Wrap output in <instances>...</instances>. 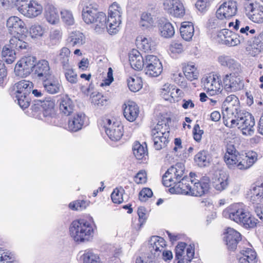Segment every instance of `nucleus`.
Segmentation results:
<instances>
[{
  "instance_id": "52",
  "label": "nucleus",
  "mask_w": 263,
  "mask_h": 263,
  "mask_svg": "<svg viewBox=\"0 0 263 263\" xmlns=\"http://www.w3.org/2000/svg\"><path fill=\"white\" fill-rule=\"evenodd\" d=\"M180 91V90L179 89H176L174 88V85H171L169 84H165L163 85V88H162V93H163L164 95H168L171 96L172 98L174 97H176L177 96L175 95V92L179 95V92Z\"/></svg>"
},
{
  "instance_id": "54",
  "label": "nucleus",
  "mask_w": 263,
  "mask_h": 263,
  "mask_svg": "<svg viewBox=\"0 0 263 263\" xmlns=\"http://www.w3.org/2000/svg\"><path fill=\"white\" fill-rule=\"evenodd\" d=\"M45 32V28L40 25H32L30 28V33L32 37L42 36Z\"/></svg>"
},
{
  "instance_id": "30",
  "label": "nucleus",
  "mask_w": 263,
  "mask_h": 263,
  "mask_svg": "<svg viewBox=\"0 0 263 263\" xmlns=\"http://www.w3.org/2000/svg\"><path fill=\"white\" fill-rule=\"evenodd\" d=\"M168 126L163 121H159L155 127L152 130V136L153 140H155L156 137L165 136L169 137Z\"/></svg>"
},
{
  "instance_id": "62",
  "label": "nucleus",
  "mask_w": 263,
  "mask_h": 263,
  "mask_svg": "<svg viewBox=\"0 0 263 263\" xmlns=\"http://www.w3.org/2000/svg\"><path fill=\"white\" fill-rule=\"evenodd\" d=\"M210 5V0H198L195 4L196 7L200 11H204Z\"/></svg>"
},
{
  "instance_id": "23",
  "label": "nucleus",
  "mask_w": 263,
  "mask_h": 263,
  "mask_svg": "<svg viewBox=\"0 0 263 263\" xmlns=\"http://www.w3.org/2000/svg\"><path fill=\"white\" fill-rule=\"evenodd\" d=\"M246 49L253 57L256 56L263 50V31L254 36L252 43Z\"/></svg>"
},
{
  "instance_id": "64",
  "label": "nucleus",
  "mask_w": 263,
  "mask_h": 263,
  "mask_svg": "<svg viewBox=\"0 0 263 263\" xmlns=\"http://www.w3.org/2000/svg\"><path fill=\"white\" fill-rule=\"evenodd\" d=\"M170 50L172 53H181L183 50V45L179 42H173L170 45Z\"/></svg>"
},
{
  "instance_id": "5",
  "label": "nucleus",
  "mask_w": 263,
  "mask_h": 263,
  "mask_svg": "<svg viewBox=\"0 0 263 263\" xmlns=\"http://www.w3.org/2000/svg\"><path fill=\"white\" fill-rule=\"evenodd\" d=\"M82 16L86 23L95 24V30L99 33L103 31L107 27L105 14L102 12H98L96 8L92 7L91 5L83 8Z\"/></svg>"
},
{
  "instance_id": "33",
  "label": "nucleus",
  "mask_w": 263,
  "mask_h": 263,
  "mask_svg": "<svg viewBox=\"0 0 263 263\" xmlns=\"http://www.w3.org/2000/svg\"><path fill=\"white\" fill-rule=\"evenodd\" d=\"M33 87L32 82L26 80H22L15 84L14 90L16 94H30Z\"/></svg>"
},
{
  "instance_id": "1",
  "label": "nucleus",
  "mask_w": 263,
  "mask_h": 263,
  "mask_svg": "<svg viewBox=\"0 0 263 263\" xmlns=\"http://www.w3.org/2000/svg\"><path fill=\"white\" fill-rule=\"evenodd\" d=\"M222 109L223 123L226 126H237L245 136L254 134V118L250 113L240 110L239 101L235 95H231L226 98Z\"/></svg>"
},
{
  "instance_id": "58",
  "label": "nucleus",
  "mask_w": 263,
  "mask_h": 263,
  "mask_svg": "<svg viewBox=\"0 0 263 263\" xmlns=\"http://www.w3.org/2000/svg\"><path fill=\"white\" fill-rule=\"evenodd\" d=\"M159 59L155 55H147L145 56L144 60V66L143 68H147L153 64L160 62Z\"/></svg>"
},
{
  "instance_id": "13",
  "label": "nucleus",
  "mask_w": 263,
  "mask_h": 263,
  "mask_svg": "<svg viewBox=\"0 0 263 263\" xmlns=\"http://www.w3.org/2000/svg\"><path fill=\"white\" fill-rule=\"evenodd\" d=\"M104 125L105 132L112 141L119 140L123 135V126L119 122H113L110 119H106Z\"/></svg>"
},
{
  "instance_id": "44",
  "label": "nucleus",
  "mask_w": 263,
  "mask_h": 263,
  "mask_svg": "<svg viewBox=\"0 0 263 263\" xmlns=\"http://www.w3.org/2000/svg\"><path fill=\"white\" fill-rule=\"evenodd\" d=\"M155 46V42L151 37H144L141 40L140 48L145 52L154 50Z\"/></svg>"
},
{
  "instance_id": "56",
  "label": "nucleus",
  "mask_w": 263,
  "mask_h": 263,
  "mask_svg": "<svg viewBox=\"0 0 263 263\" xmlns=\"http://www.w3.org/2000/svg\"><path fill=\"white\" fill-rule=\"evenodd\" d=\"M62 37V33L60 30H54L51 31L49 38L48 44L50 45H54L58 43L59 40L61 39Z\"/></svg>"
},
{
  "instance_id": "34",
  "label": "nucleus",
  "mask_w": 263,
  "mask_h": 263,
  "mask_svg": "<svg viewBox=\"0 0 263 263\" xmlns=\"http://www.w3.org/2000/svg\"><path fill=\"white\" fill-rule=\"evenodd\" d=\"M40 105L43 109V115L44 117L51 116L53 114L54 102L51 98H46L43 101L40 100Z\"/></svg>"
},
{
  "instance_id": "60",
  "label": "nucleus",
  "mask_w": 263,
  "mask_h": 263,
  "mask_svg": "<svg viewBox=\"0 0 263 263\" xmlns=\"http://www.w3.org/2000/svg\"><path fill=\"white\" fill-rule=\"evenodd\" d=\"M111 198L114 203L120 204L123 201L122 193L118 189L114 190L111 194Z\"/></svg>"
},
{
  "instance_id": "11",
  "label": "nucleus",
  "mask_w": 263,
  "mask_h": 263,
  "mask_svg": "<svg viewBox=\"0 0 263 263\" xmlns=\"http://www.w3.org/2000/svg\"><path fill=\"white\" fill-rule=\"evenodd\" d=\"M235 74L234 73L227 74L223 78V88L227 92L236 91L243 87V84L240 78L235 76Z\"/></svg>"
},
{
  "instance_id": "15",
  "label": "nucleus",
  "mask_w": 263,
  "mask_h": 263,
  "mask_svg": "<svg viewBox=\"0 0 263 263\" xmlns=\"http://www.w3.org/2000/svg\"><path fill=\"white\" fill-rule=\"evenodd\" d=\"M163 6L168 13L175 17H182L184 14V8L180 0H165Z\"/></svg>"
},
{
  "instance_id": "3",
  "label": "nucleus",
  "mask_w": 263,
  "mask_h": 263,
  "mask_svg": "<svg viewBox=\"0 0 263 263\" xmlns=\"http://www.w3.org/2000/svg\"><path fill=\"white\" fill-rule=\"evenodd\" d=\"M223 215L246 228H253L256 224L257 220L249 213L246 212L240 203L231 205L223 212Z\"/></svg>"
},
{
  "instance_id": "61",
  "label": "nucleus",
  "mask_w": 263,
  "mask_h": 263,
  "mask_svg": "<svg viewBox=\"0 0 263 263\" xmlns=\"http://www.w3.org/2000/svg\"><path fill=\"white\" fill-rule=\"evenodd\" d=\"M135 182L137 184H142L146 181V174L145 171H139L134 178Z\"/></svg>"
},
{
  "instance_id": "50",
  "label": "nucleus",
  "mask_w": 263,
  "mask_h": 263,
  "mask_svg": "<svg viewBox=\"0 0 263 263\" xmlns=\"http://www.w3.org/2000/svg\"><path fill=\"white\" fill-rule=\"evenodd\" d=\"M194 248L190 245L186 248L185 256H183V258L176 259L178 260L177 263H190L194 258Z\"/></svg>"
},
{
  "instance_id": "32",
  "label": "nucleus",
  "mask_w": 263,
  "mask_h": 263,
  "mask_svg": "<svg viewBox=\"0 0 263 263\" xmlns=\"http://www.w3.org/2000/svg\"><path fill=\"white\" fill-rule=\"evenodd\" d=\"M180 31L182 39L185 41H189L193 36L194 28L191 23L184 22L180 27Z\"/></svg>"
},
{
  "instance_id": "63",
  "label": "nucleus",
  "mask_w": 263,
  "mask_h": 263,
  "mask_svg": "<svg viewBox=\"0 0 263 263\" xmlns=\"http://www.w3.org/2000/svg\"><path fill=\"white\" fill-rule=\"evenodd\" d=\"M67 81L72 84L76 83L78 81L77 74L72 69L67 68Z\"/></svg>"
},
{
  "instance_id": "29",
  "label": "nucleus",
  "mask_w": 263,
  "mask_h": 263,
  "mask_svg": "<svg viewBox=\"0 0 263 263\" xmlns=\"http://www.w3.org/2000/svg\"><path fill=\"white\" fill-rule=\"evenodd\" d=\"M253 203H258L263 200V183L259 185L253 184L249 194Z\"/></svg>"
},
{
  "instance_id": "25",
  "label": "nucleus",
  "mask_w": 263,
  "mask_h": 263,
  "mask_svg": "<svg viewBox=\"0 0 263 263\" xmlns=\"http://www.w3.org/2000/svg\"><path fill=\"white\" fill-rule=\"evenodd\" d=\"M257 255L255 251L250 248L242 250L237 256L239 263H256Z\"/></svg>"
},
{
  "instance_id": "18",
  "label": "nucleus",
  "mask_w": 263,
  "mask_h": 263,
  "mask_svg": "<svg viewBox=\"0 0 263 263\" xmlns=\"http://www.w3.org/2000/svg\"><path fill=\"white\" fill-rule=\"evenodd\" d=\"M218 62L234 73L238 74L242 71L240 64L230 56L222 55L218 58Z\"/></svg>"
},
{
  "instance_id": "17",
  "label": "nucleus",
  "mask_w": 263,
  "mask_h": 263,
  "mask_svg": "<svg viewBox=\"0 0 263 263\" xmlns=\"http://www.w3.org/2000/svg\"><path fill=\"white\" fill-rule=\"evenodd\" d=\"M122 13H115V12H108L106 25L108 32L110 34H115L119 31V26L121 22V15Z\"/></svg>"
},
{
  "instance_id": "40",
  "label": "nucleus",
  "mask_w": 263,
  "mask_h": 263,
  "mask_svg": "<svg viewBox=\"0 0 263 263\" xmlns=\"http://www.w3.org/2000/svg\"><path fill=\"white\" fill-rule=\"evenodd\" d=\"M163 67L161 62L158 63L157 65L156 64H153L147 68H144L145 74L152 77L159 76L161 73Z\"/></svg>"
},
{
  "instance_id": "26",
  "label": "nucleus",
  "mask_w": 263,
  "mask_h": 263,
  "mask_svg": "<svg viewBox=\"0 0 263 263\" xmlns=\"http://www.w3.org/2000/svg\"><path fill=\"white\" fill-rule=\"evenodd\" d=\"M144 60L137 50H133L129 54V61L131 67L135 70H141L144 66Z\"/></svg>"
},
{
  "instance_id": "39",
  "label": "nucleus",
  "mask_w": 263,
  "mask_h": 263,
  "mask_svg": "<svg viewBox=\"0 0 263 263\" xmlns=\"http://www.w3.org/2000/svg\"><path fill=\"white\" fill-rule=\"evenodd\" d=\"M45 17L49 23L52 24L57 23L59 20V16L56 8L52 6H49L46 8Z\"/></svg>"
},
{
  "instance_id": "27",
  "label": "nucleus",
  "mask_w": 263,
  "mask_h": 263,
  "mask_svg": "<svg viewBox=\"0 0 263 263\" xmlns=\"http://www.w3.org/2000/svg\"><path fill=\"white\" fill-rule=\"evenodd\" d=\"M42 80L45 90L47 92L54 94L59 91L60 85L53 75Z\"/></svg>"
},
{
  "instance_id": "8",
  "label": "nucleus",
  "mask_w": 263,
  "mask_h": 263,
  "mask_svg": "<svg viewBox=\"0 0 263 263\" xmlns=\"http://www.w3.org/2000/svg\"><path fill=\"white\" fill-rule=\"evenodd\" d=\"M184 165L182 163H177L170 167L162 177L163 184L166 187L176 186V183L184 176Z\"/></svg>"
},
{
  "instance_id": "57",
  "label": "nucleus",
  "mask_w": 263,
  "mask_h": 263,
  "mask_svg": "<svg viewBox=\"0 0 263 263\" xmlns=\"http://www.w3.org/2000/svg\"><path fill=\"white\" fill-rule=\"evenodd\" d=\"M186 244L185 242H179L175 248V258L180 259L186 255V251L185 249Z\"/></svg>"
},
{
  "instance_id": "2",
  "label": "nucleus",
  "mask_w": 263,
  "mask_h": 263,
  "mask_svg": "<svg viewBox=\"0 0 263 263\" xmlns=\"http://www.w3.org/2000/svg\"><path fill=\"white\" fill-rule=\"evenodd\" d=\"M229 26L233 27L234 30L237 32L234 33L232 31L223 29L219 32L218 36L221 38L223 44L230 47L248 42L256 32L255 29H251L248 26H245L237 19L235 22L229 23Z\"/></svg>"
},
{
  "instance_id": "10",
  "label": "nucleus",
  "mask_w": 263,
  "mask_h": 263,
  "mask_svg": "<svg viewBox=\"0 0 263 263\" xmlns=\"http://www.w3.org/2000/svg\"><path fill=\"white\" fill-rule=\"evenodd\" d=\"M221 80L217 74H210L202 79L204 90L210 96H214L221 92Z\"/></svg>"
},
{
  "instance_id": "36",
  "label": "nucleus",
  "mask_w": 263,
  "mask_h": 263,
  "mask_svg": "<svg viewBox=\"0 0 263 263\" xmlns=\"http://www.w3.org/2000/svg\"><path fill=\"white\" fill-rule=\"evenodd\" d=\"M16 52L11 46H9V44L5 46L2 51V55L4 58V60L7 64L12 63L15 59Z\"/></svg>"
},
{
  "instance_id": "21",
  "label": "nucleus",
  "mask_w": 263,
  "mask_h": 263,
  "mask_svg": "<svg viewBox=\"0 0 263 263\" xmlns=\"http://www.w3.org/2000/svg\"><path fill=\"white\" fill-rule=\"evenodd\" d=\"M34 69L35 74L41 80L52 75L49 63L45 60L39 61L35 63Z\"/></svg>"
},
{
  "instance_id": "31",
  "label": "nucleus",
  "mask_w": 263,
  "mask_h": 263,
  "mask_svg": "<svg viewBox=\"0 0 263 263\" xmlns=\"http://www.w3.org/2000/svg\"><path fill=\"white\" fill-rule=\"evenodd\" d=\"M194 160L199 167H206L210 165L211 158L208 152L203 150L198 152L195 156Z\"/></svg>"
},
{
  "instance_id": "28",
  "label": "nucleus",
  "mask_w": 263,
  "mask_h": 263,
  "mask_svg": "<svg viewBox=\"0 0 263 263\" xmlns=\"http://www.w3.org/2000/svg\"><path fill=\"white\" fill-rule=\"evenodd\" d=\"M194 182V179H191L187 176H183L176 183V186L173 187L179 189L178 192H180L182 194L191 195V188L192 187L191 184H193Z\"/></svg>"
},
{
  "instance_id": "4",
  "label": "nucleus",
  "mask_w": 263,
  "mask_h": 263,
  "mask_svg": "<svg viewBox=\"0 0 263 263\" xmlns=\"http://www.w3.org/2000/svg\"><path fill=\"white\" fill-rule=\"evenodd\" d=\"M70 235L77 242L89 241L93 237V229L89 222L84 220L73 221L69 227Z\"/></svg>"
},
{
  "instance_id": "20",
  "label": "nucleus",
  "mask_w": 263,
  "mask_h": 263,
  "mask_svg": "<svg viewBox=\"0 0 263 263\" xmlns=\"http://www.w3.org/2000/svg\"><path fill=\"white\" fill-rule=\"evenodd\" d=\"M225 240L228 248L230 250L234 251L236 249L237 244L241 239V234L232 228H228Z\"/></svg>"
},
{
  "instance_id": "7",
  "label": "nucleus",
  "mask_w": 263,
  "mask_h": 263,
  "mask_svg": "<svg viewBox=\"0 0 263 263\" xmlns=\"http://www.w3.org/2000/svg\"><path fill=\"white\" fill-rule=\"evenodd\" d=\"M237 11V2L234 1H228L221 4L216 12V19L214 24L219 28L225 27L226 23L223 20L234 16Z\"/></svg>"
},
{
  "instance_id": "12",
  "label": "nucleus",
  "mask_w": 263,
  "mask_h": 263,
  "mask_svg": "<svg viewBox=\"0 0 263 263\" xmlns=\"http://www.w3.org/2000/svg\"><path fill=\"white\" fill-rule=\"evenodd\" d=\"M18 10L28 17H36L42 13L43 7L35 1L25 2L18 7Z\"/></svg>"
},
{
  "instance_id": "35",
  "label": "nucleus",
  "mask_w": 263,
  "mask_h": 263,
  "mask_svg": "<svg viewBox=\"0 0 263 263\" xmlns=\"http://www.w3.org/2000/svg\"><path fill=\"white\" fill-rule=\"evenodd\" d=\"M81 258L83 263H103L99 255L89 250L84 251Z\"/></svg>"
},
{
  "instance_id": "53",
  "label": "nucleus",
  "mask_w": 263,
  "mask_h": 263,
  "mask_svg": "<svg viewBox=\"0 0 263 263\" xmlns=\"http://www.w3.org/2000/svg\"><path fill=\"white\" fill-rule=\"evenodd\" d=\"M89 202L84 200H79L70 203L69 207L72 210L82 211L85 209L88 205Z\"/></svg>"
},
{
  "instance_id": "59",
  "label": "nucleus",
  "mask_w": 263,
  "mask_h": 263,
  "mask_svg": "<svg viewBox=\"0 0 263 263\" xmlns=\"http://www.w3.org/2000/svg\"><path fill=\"white\" fill-rule=\"evenodd\" d=\"M153 195L152 190L149 188H144L139 193V198L141 201L145 202Z\"/></svg>"
},
{
  "instance_id": "41",
  "label": "nucleus",
  "mask_w": 263,
  "mask_h": 263,
  "mask_svg": "<svg viewBox=\"0 0 263 263\" xmlns=\"http://www.w3.org/2000/svg\"><path fill=\"white\" fill-rule=\"evenodd\" d=\"M133 151L136 158L139 160L142 159L147 154L146 146L144 147L138 142L134 143Z\"/></svg>"
},
{
  "instance_id": "14",
  "label": "nucleus",
  "mask_w": 263,
  "mask_h": 263,
  "mask_svg": "<svg viewBox=\"0 0 263 263\" xmlns=\"http://www.w3.org/2000/svg\"><path fill=\"white\" fill-rule=\"evenodd\" d=\"M7 27L11 34H24L28 30L24 22L17 16H11L7 21Z\"/></svg>"
},
{
  "instance_id": "6",
  "label": "nucleus",
  "mask_w": 263,
  "mask_h": 263,
  "mask_svg": "<svg viewBox=\"0 0 263 263\" xmlns=\"http://www.w3.org/2000/svg\"><path fill=\"white\" fill-rule=\"evenodd\" d=\"M257 155L255 152H249L243 156L240 154L224 158V161L230 169L245 170L249 168L257 161Z\"/></svg>"
},
{
  "instance_id": "22",
  "label": "nucleus",
  "mask_w": 263,
  "mask_h": 263,
  "mask_svg": "<svg viewBox=\"0 0 263 263\" xmlns=\"http://www.w3.org/2000/svg\"><path fill=\"white\" fill-rule=\"evenodd\" d=\"M123 115L129 122L134 121L138 116L139 109L136 103L133 101H128L124 104Z\"/></svg>"
},
{
  "instance_id": "51",
  "label": "nucleus",
  "mask_w": 263,
  "mask_h": 263,
  "mask_svg": "<svg viewBox=\"0 0 263 263\" xmlns=\"http://www.w3.org/2000/svg\"><path fill=\"white\" fill-rule=\"evenodd\" d=\"M0 263H16L9 251L0 248Z\"/></svg>"
},
{
  "instance_id": "49",
  "label": "nucleus",
  "mask_w": 263,
  "mask_h": 263,
  "mask_svg": "<svg viewBox=\"0 0 263 263\" xmlns=\"http://www.w3.org/2000/svg\"><path fill=\"white\" fill-rule=\"evenodd\" d=\"M168 138L167 134L162 137H156L155 140H153L154 148L156 150H160L165 147L169 141Z\"/></svg>"
},
{
  "instance_id": "42",
  "label": "nucleus",
  "mask_w": 263,
  "mask_h": 263,
  "mask_svg": "<svg viewBox=\"0 0 263 263\" xmlns=\"http://www.w3.org/2000/svg\"><path fill=\"white\" fill-rule=\"evenodd\" d=\"M9 46H11L16 51L26 49L28 46L27 43L20 40L18 37L14 36L9 41Z\"/></svg>"
},
{
  "instance_id": "45",
  "label": "nucleus",
  "mask_w": 263,
  "mask_h": 263,
  "mask_svg": "<svg viewBox=\"0 0 263 263\" xmlns=\"http://www.w3.org/2000/svg\"><path fill=\"white\" fill-rule=\"evenodd\" d=\"M256 9L252 14H250V19L254 23H263V6L259 5H256Z\"/></svg>"
},
{
  "instance_id": "9",
  "label": "nucleus",
  "mask_w": 263,
  "mask_h": 263,
  "mask_svg": "<svg viewBox=\"0 0 263 263\" xmlns=\"http://www.w3.org/2000/svg\"><path fill=\"white\" fill-rule=\"evenodd\" d=\"M36 58L33 56H28L22 58L16 63L14 68L15 74L20 77H26L34 69L36 63Z\"/></svg>"
},
{
  "instance_id": "46",
  "label": "nucleus",
  "mask_w": 263,
  "mask_h": 263,
  "mask_svg": "<svg viewBox=\"0 0 263 263\" xmlns=\"http://www.w3.org/2000/svg\"><path fill=\"white\" fill-rule=\"evenodd\" d=\"M154 20L150 13L143 12L141 16L140 25L143 28H148L153 25Z\"/></svg>"
},
{
  "instance_id": "16",
  "label": "nucleus",
  "mask_w": 263,
  "mask_h": 263,
  "mask_svg": "<svg viewBox=\"0 0 263 263\" xmlns=\"http://www.w3.org/2000/svg\"><path fill=\"white\" fill-rule=\"evenodd\" d=\"M166 246L165 240L159 236H153L149 240V250L154 257H158Z\"/></svg>"
},
{
  "instance_id": "24",
  "label": "nucleus",
  "mask_w": 263,
  "mask_h": 263,
  "mask_svg": "<svg viewBox=\"0 0 263 263\" xmlns=\"http://www.w3.org/2000/svg\"><path fill=\"white\" fill-rule=\"evenodd\" d=\"M86 117L84 114H78L71 116L68 119L69 130L76 132L80 130L84 124Z\"/></svg>"
},
{
  "instance_id": "48",
  "label": "nucleus",
  "mask_w": 263,
  "mask_h": 263,
  "mask_svg": "<svg viewBox=\"0 0 263 263\" xmlns=\"http://www.w3.org/2000/svg\"><path fill=\"white\" fill-rule=\"evenodd\" d=\"M29 94H16V98L17 103L23 109L28 108L30 105V99Z\"/></svg>"
},
{
  "instance_id": "38",
  "label": "nucleus",
  "mask_w": 263,
  "mask_h": 263,
  "mask_svg": "<svg viewBox=\"0 0 263 263\" xmlns=\"http://www.w3.org/2000/svg\"><path fill=\"white\" fill-rule=\"evenodd\" d=\"M69 42L72 46L82 45L85 43L84 35L79 31L72 32L68 37Z\"/></svg>"
},
{
  "instance_id": "47",
  "label": "nucleus",
  "mask_w": 263,
  "mask_h": 263,
  "mask_svg": "<svg viewBox=\"0 0 263 263\" xmlns=\"http://www.w3.org/2000/svg\"><path fill=\"white\" fill-rule=\"evenodd\" d=\"M196 68L194 65L187 64L183 69L184 75L190 81L197 79Z\"/></svg>"
},
{
  "instance_id": "55",
  "label": "nucleus",
  "mask_w": 263,
  "mask_h": 263,
  "mask_svg": "<svg viewBox=\"0 0 263 263\" xmlns=\"http://www.w3.org/2000/svg\"><path fill=\"white\" fill-rule=\"evenodd\" d=\"M215 187L217 190L222 191L225 189L228 184V177L223 175L222 177H219L215 182Z\"/></svg>"
},
{
  "instance_id": "19",
  "label": "nucleus",
  "mask_w": 263,
  "mask_h": 263,
  "mask_svg": "<svg viewBox=\"0 0 263 263\" xmlns=\"http://www.w3.org/2000/svg\"><path fill=\"white\" fill-rule=\"evenodd\" d=\"M197 181L194 180L191 195L201 196L209 190L210 179L208 177H203L200 181Z\"/></svg>"
},
{
  "instance_id": "43",
  "label": "nucleus",
  "mask_w": 263,
  "mask_h": 263,
  "mask_svg": "<svg viewBox=\"0 0 263 263\" xmlns=\"http://www.w3.org/2000/svg\"><path fill=\"white\" fill-rule=\"evenodd\" d=\"M127 85L132 91L137 92L142 87V81L139 77H130L127 80Z\"/></svg>"
},
{
  "instance_id": "37",
  "label": "nucleus",
  "mask_w": 263,
  "mask_h": 263,
  "mask_svg": "<svg viewBox=\"0 0 263 263\" xmlns=\"http://www.w3.org/2000/svg\"><path fill=\"white\" fill-rule=\"evenodd\" d=\"M160 34L165 38H171L175 34V29L170 22H162L159 26Z\"/></svg>"
}]
</instances>
